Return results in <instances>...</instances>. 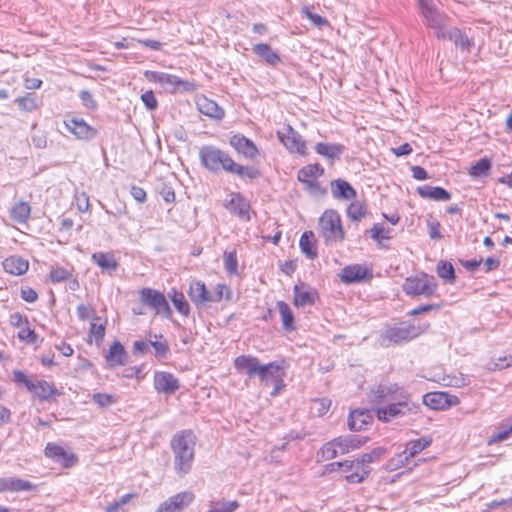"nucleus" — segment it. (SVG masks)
Listing matches in <instances>:
<instances>
[{
    "mask_svg": "<svg viewBox=\"0 0 512 512\" xmlns=\"http://www.w3.org/2000/svg\"><path fill=\"white\" fill-rule=\"evenodd\" d=\"M261 364L256 357L241 355L234 361V366L239 372H245L249 378L258 376L261 370Z\"/></svg>",
    "mask_w": 512,
    "mask_h": 512,
    "instance_id": "a211bd4d",
    "label": "nucleus"
},
{
    "mask_svg": "<svg viewBox=\"0 0 512 512\" xmlns=\"http://www.w3.org/2000/svg\"><path fill=\"white\" fill-rule=\"evenodd\" d=\"M431 444V439L427 438H419L417 440H413L407 444L406 450L401 452L395 461L396 467H403L409 463V460L419 454L422 450L428 447Z\"/></svg>",
    "mask_w": 512,
    "mask_h": 512,
    "instance_id": "4468645a",
    "label": "nucleus"
},
{
    "mask_svg": "<svg viewBox=\"0 0 512 512\" xmlns=\"http://www.w3.org/2000/svg\"><path fill=\"white\" fill-rule=\"evenodd\" d=\"M302 253L309 259H315L318 256L316 240L312 231H305L299 241Z\"/></svg>",
    "mask_w": 512,
    "mask_h": 512,
    "instance_id": "7c9ffc66",
    "label": "nucleus"
},
{
    "mask_svg": "<svg viewBox=\"0 0 512 512\" xmlns=\"http://www.w3.org/2000/svg\"><path fill=\"white\" fill-rule=\"evenodd\" d=\"M491 169V161L488 158H482L469 169V175L474 178L485 177Z\"/></svg>",
    "mask_w": 512,
    "mask_h": 512,
    "instance_id": "79ce46f5",
    "label": "nucleus"
},
{
    "mask_svg": "<svg viewBox=\"0 0 512 512\" xmlns=\"http://www.w3.org/2000/svg\"><path fill=\"white\" fill-rule=\"evenodd\" d=\"M319 227L326 242L341 241L344 238L340 215L335 210H327L322 214Z\"/></svg>",
    "mask_w": 512,
    "mask_h": 512,
    "instance_id": "423d86ee",
    "label": "nucleus"
},
{
    "mask_svg": "<svg viewBox=\"0 0 512 512\" xmlns=\"http://www.w3.org/2000/svg\"><path fill=\"white\" fill-rule=\"evenodd\" d=\"M303 13L308 19L312 21L316 26H322L327 23V20L318 14L312 13L307 7L303 8Z\"/></svg>",
    "mask_w": 512,
    "mask_h": 512,
    "instance_id": "e2e57ef3",
    "label": "nucleus"
},
{
    "mask_svg": "<svg viewBox=\"0 0 512 512\" xmlns=\"http://www.w3.org/2000/svg\"><path fill=\"white\" fill-rule=\"evenodd\" d=\"M447 393L431 392L423 396V404L434 410L447 409Z\"/></svg>",
    "mask_w": 512,
    "mask_h": 512,
    "instance_id": "473e14b6",
    "label": "nucleus"
},
{
    "mask_svg": "<svg viewBox=\"0 0 512 512\" xmlns=\"http://www.w3.org/2000/svg\"><path fill=\"white\" fill-rule=\"evenodd\" d=\"M331 193L335 199L341 200H351L356 197L355 189L343 179L331 182Z\"/></svg>",
    "mask_w": 512,
    "mask_h": 512,
    "instance_id": "a878e982",
    "label": "nucleus"
},
{
    "mask_svg": "<svg viewBox=\"0 0 512 512\" xmlns=\"http://www.w3.org/2000/svg\"><path fill=\"white\" fill-rule=\"evenodd\" d=\"M252 51L271 66H276L278 63L281 62L279 54L276 51H274L268 44H255L252 48Z\"/></svg>",
    "mask_w": 512,
    "mask_h": 512,
    "instance_id": "c756f323",
    "label": "nucleus"
},
{
    "mask_svg": "<svg viewBox=\"0 0 512 512\" xmlns=\"http://www.w3.org/2000/svg\"><path fill=\"white\" fill-rule=\"evenodd\" d=\"M370 473V469L367 467L362 468V474L352 473L346 477L347 481L350 483H361Z\"/></svg>",
    "mask_w": 512,
    "mask_h": 512,
    "instance_id": "0e129e2a",
    "label": "nucleus"
},
{
    "mask_svg": "<svg viewBox=\"0 0 512 512\" xmlns=\"http://www.w3.org/2000/svg\"><path fill=\"white\" fill-rule=\"evenodd\" d=\"M64 124L69 132L81 140H91L97 133L96 129L88 125L83 118L73 116L67 118Z\"/></svg>",
    "mask_w": 512,
    "mask_h": 512,
    "instance_id": "ddd939ff",
    "label": "nucleus"
},
{
    "mask_svg": "<svg viewBox=\"0 0 512 512\" xmlns=\"http://www.w3.org/2000/svg\"><path fill=\"white\" fill-rule=\"evenodd\" d=\"M418 5L424 24L435 31L438 39L444 36L448 16L437 8L433 0H418Z\"/></svg>",
    "mask_w": 512,
    "mask_h": 512,
    "instance_id": "f03ea898",
    "label": "nucleus"
},
{
    "mask_svg": "<svg viewBox=\"0 0 512 512\" xmlns=\"http://www.w3.org/2000/svg\"><path fill=\"white\" fill-rule=\"evenodd\" d=\"M155 340H149V346H152L155 350V354L158 357L164 358L169 353V346L166 340L163 339L162 335H155Z\"/></svg>",
    "mask_w": 512,
    "mask_h": 512,
    "instance_id": "37998d69",
    "label": "nucleus"
},
{
    "mask_svg": "<svg viewBox=\"0 0 512 512\" xmlns=\"http://www.w3.org/2000/svg\"><path fill=\"white\" fill-rule=\"evenodd\" d=\"M8 486L9 491H29L35 487V485L29 481L13 477L8 478Z\"/></svg>",
    "mask_w": 512,
    "mask_h": 512,
    "instance_id": "8fccbe9b",
    "label": "nucleus"
},
{
    "mask_svg": "<svg viewBox=\"0 0 512 512\" xmlns=\"http://www.w3.org/2000/svg\"><path fill=\"white\" fill-rule=\"evenodd\" d=\"M368 274H369V271L367 268H365L359 264H355V265H349V266H346L345 268H343L341 271L340 277L344 283L350 284V283L362 281L363 279H365L367 277Z\"/></svg>",
    "mask_w": 512,
    "mask_h": 512,
    "instance_id": "393cba45",
    "label": "nucleus"
},
{
    "mask_svg": "<svg viewBox=\"0 0 512 512\" xmlns=\"http://www.w3.org/2000/svg\"><path fill=\"white\" fill-rule=\"evenodd\" d=\"M436 288L437 284L435 278L427 274L409 277L403 284L404 292L413 297L423 296L428 298L435 293Z\"/></svg>",
    "mask_w": 512,
    "mask_h": 512,
    "instance_id": "0eeeda50",
    "label": "nucleus"
},
{
    "mask_svg": "<svg viewBox=\"0 0 512 512\" xmlns=\"http://www.w3.org/2000/svg\"><path fill=\"white\" fill-rule=\"evenodd\" d=\"M202 165L209 171L217 173L221 170L228 172L233 163L230 155L214 146H203L199 152Z\"/></svg>",
    "mask_w": 512,
    "mask_h": 512,
    "instance_id": "7ed1b4c3",
    "label": "nucleus"
},
{
    "mask_svg": "<svg viewBox=\"0 0 512 512\" xmlns=\"http://www.w3.org/2000/svg\"><path fill=\"white\" fill-rule=\"evenodd\" d=\"M438 276L449 281L450 283L455 280V271L451 263L440 262L437 266Z\"/></svg>",
    "mask_w": 512,
    "mask_h": 512,
    "instance_id": "603ef678",
    "label": "nucleus"
},
{
    "mask_svg": "<svg viewBox=\"0 0 512 512\" xmlns=\"http://www.w3.org/2000/svg\"><path fill=\"white\" fill-rule=\"evenodd\" d=\"M225 207L232 213L244 220H249L250 204L239 193L233 194L231 199L225 204Z\"/></svg>",
    "mask_w": 512,
    "mask_h": 512,
    "instance_id": "5701e85b",
    "label": "nucleus"
},
{
    "mask_svg": "<svg viewBox=\"0 0 512 512\" xmlns=\"http://www.w3.org/2000/svg\"><path fill=\"white\" fill-rule=\"evenodd\" d=\"M371 238L381 243L383 240H388L391 238V229L385 228L382 224H374V226L370 230Z\"/></svg>",
    "mask_w": 512,
    "mask_h": 512,
    "instance_id": "a18cd8bd",
    "label": "nucleus"
},
{
    "mask_svg": "<svg viewBox=\"0 0 512 512\" xmlns=\"http://www.w3.org/2000/svg\"><path fill=\"white\" fill-rule=\"evenodd\" d=\"M21 298L26 302L33 303L37 300L38 294L36 291L30 287H22L21 288Z\"/></svg>",
    "mask_w": 512,
    "mask_h": 512,
    "instance_id": "680f3d73",
    "label": "nucleus"
},
{
    "mask_svg": "<svg viewBox=\"0 0 512 512\" xmlns=\"http://www.w3.org/2000/svg\"><path fill=\"white\" fill-rule=\"evenodd\" d=\"M126 351L120 342H114L109 349L106 360L110 366L124 365L126 362Z\"/></svg>",
    "mask_w": 512,
    "mask_h": 512,
    "instance_id": "c9c22d12",
    "label": "nucleus"
},
{
    "mask_svg": "<svg viewBox=\"0 0 512 512\" xmlns=\"http://www.w3.org/2000/svg\"><path fill=\"white\" fill-rule=\"evenodd\" d=\"M324 460H331L338 456L339 448L336 439L326 443L319 452Z\"/></svg>",
    "mask_w": 512,
    "mask_h": 512,
    "instance_id": "6e6d98bb",
    "label": "nucleus"
},
{
    "mask_svg": "<svg viewBox=\"0 0 512 512\" xmlns=\"http://www.w3.org/2000/svg\"><path fill=\"white\" fill-rule=\"evenodd\" d=\"M418 194L425 199L435 201H448L451 199V194L444 188L439 186L424 185L417 188Z\"/></svg>",
    "mask_w": 512,
    "mask_h": 512,
    "instance_id": "cd10ccee",
    "label": "nucleus"
},
{
    "mask_svg": "<svg viewBox=\"0 0 512 512\" xmlns=\"http://www.w3.org/2000/svg\"><path fill=\"white\" fill-rule=\"evenodd\" d=\"M419 410V404L412 402L409 399H405L393 402L388 406L377 408L376 414L380 421L389 422L392 419L405 415L417 414Z\"/></svg>",
    "mask_w": 512,
    "mask_h": 512,
    "instance_id": "39448f33",
    "label": "nucleus"
},
{
    "mask_svg": "<svg viewBox=\"0 0 512 512\" xmlns=\"http://www.w3.org/2000/svg\"><path fill=\"white\" fill-rule=\"evenodd\" d=\"M429 229V236L432 239H441L442 235L440 233V223L438 221H429L427 223Z\"/></svg>",
    "mask_w": 512,
    "mask_h": 512,
    "instance_id": "69168bd1",
    "label": "nucleus"
},
{
    "mask_svg": "<svg viewBox=\"0 0 512 512\" xmlns=\"http://www.w3.org/2000/svg\"><path fill=\"white\" fill-rule=\"evenodd\" d=\"M18 107L26 112H32L37 108L35 97L31 93H27L25 96L16 99Z\"/></svg>",
    "mask_w": 512,
    "mask_h": 512,
    "instance_id": "864d4df0",
    "label": "nucleus"
},
{
    "mask_svg": "<svg viewBox=\"0 0 512 512\" xmlns=\"http://www.w3.org/2000/svg\"><path fill=\"white\" fill-rule=\"evenodd\" d=\"M228 173L237 175L238 177L242 179H255L259 177L260 172L252 167V166H243L238 163H236L233 160V163L231 165V168H229Z\"/></svg>",
    "mask_w": 512,
    "mask_h": 512,
    "instance_id": "4c0bfd02",
    "label": "nucleus"
},
{
    "mask_svg": "<svg viewBox=\"0 0 512 512\" xmlns=\"http://www.w3.org/2000/svg\"><path fill=\"white\" fill-rule=\"evenodd\" d=\"M92 400L95 404H97L100 408H106L112 405L115 402V399L110 394L105 393H95L92 396Z\"/></svg>",
    "mask_w": 512,
    "mask_h": 512,
    "instance_id": "13d9d810",
    "label": "nucleus"
},
{
    "mask_svg": "<svg viewBox=\"0 0 512 512\" xmlns=\"http://www.w3.org/2000/svg\"><path fill=\"white\" fill-rule=\"evenodd\" d=\"M193 500L194 494L189 491H184L162 502L155 512H182Z\"/></svg>",
    "mask_w": 512,
    "mask_h": 512,
    "instance_id": "9b49d317",
    "label": "nucleus"
},
{
    "mask_svg": "<svg viewBox=\"0 0 512 512\" xmlns=\"http://www.w3.org/2000/svg\"><path fill=\"white\" fill-rule=\"evenodd\" d=\"M91 260L101 271L111 274L118 269V262L112 253L96 252L91 256Z\"/></svg>",
    "mask_w": 512,
    "mask_h": 512,
    "instance_id": "b1692460",
    "label": "nucleus"
},
{
    "mask_svg": "<svg viewBox=\"0 0 512 512\" xmlns=\"http://www.w3.org/2000/svg\"><path fill=\"white\" fill-rule=\"evenodd\" d=\"M3 267L10 274L21 275L28 270V262L19 256H11L4 260Z\"/></svg>",
    "mask_w": 512,
    "mask_h": 512,
    "instance_id": "72a5a7b5",
    "label": "nucleus"
},
{
    "mask_svg": "<svg viewBox=\"0 0 512 512\" xmlns=\"http://www.w3.org/2000/svg\"><path fill=\"white\" fill-rule=\"evenodd\" d=\"M140 301L164 317H169L171 309L163 293L152 288H142L140 290Z\"/></svg>",
    "mask_w": 512,
    "mask_h": 512,
    "instance_id": "1a4fd4ad",
    "label": "nucleus"
},
{
    "mask_svg": "<svg viewBox=\"0 0 512 512\" xmlns=\"http://www.w3.org/2000/svg\"><path fill=\"white\" fill-rule=\"evenodd\" d=\"M172 303L179 313H181L184 316L189 315L190 306L182 293L175 292L174 296L172 297Z\"/></svg>",
    "mask_w": 512,
    "mask_h": 512,
    "instance_id": "3c124183",
    "label": "nucleus"
},
{
    "mask_svg": "<svg viewBox=\"0 0 512 512\" xmlns=\"http://www.w3.org/2000/svg\"><path fill=\"white\" fill-rule=\"evenodd\" d=\"M306 185V189L315 196H323L326 193V189L322 188L317 181L310 182Z\"/></svg>",
    "mask_w": 512,
    "mask_h": 512,
    "instance_id": "338daca9",
    "label": "nucleus"
},
{
    "mask_svg": "<svg viewBox=\"0 0 512 512\" xmlns=\"http://www.w3.org/2000/svg\"><path fill=\"white\" fill-rule=\"evenodd\" d=\"M277 307L281 316L282 326L284 330L291 331L294 329V315L289 305L284 301H278Z\"/></svg>",
    "mask_w": 512,
    "mask_h": 512,
    "instance_id": "58836bf2",
    "label": "nucleus"
},
{
    "mask_svg": "<svg viewBox=\"0 0 512 512\" xmlns=\"http://www.w3.org/2000/svg\"><path fill=\"white\" fill-rule=\"evenodd\" d=\"M366 442L365 438H361L356 435H348L344 437L336 438V444L339 448V453L341 455L346 454L352 450H355L362 446Z\"/></svg>",
    "mask_w": 512,
    "mask_h": 512,
    "instance_id": "2f4dec72",
    "label": "nucleus"
},
{
    "mask_svg": "<svg viewBox=\"0 0 512 512\" xmlns=\"http://www.w3.org/2000/svg\"><path fill=\"white\" fill-rule=\"evenodd\" d=\"M71 277L72 274L62 267L53 268L50 272V280L53 283H60L65 280H69Z\"/></svg>",
    "mask_w": 512,
    "mask_h": 512,
    "instance_id": "4d7b16f0",
    "label": "nucleus"
},
{
    "mask_svg": "<svg viewBox=\"0 0 512 512\" xmlns=\"http://www.w3.org/2000/svg\"><path fill=\"white\" fill-rule=\"evenodd\" d=\"M45 455L61 463L64 467H71L77 462V457L73 453L67 452L63 447L54 443L47 444Z\"/></svg>",
    "mask_w": 512,
    "mask_h": 512,
    "instance_id": "f3484780",
    "label": "nucleus"
},
{
    "mask_svg": "<svg viewBox=\"0 0 512 512\" xmlns=\"http://www.w3.org/2000/svg\"><path fill=\"white\" fill-rule=\"evenodd\" d=\"M283 361L270 362L261 366L259 379L265 386L273 385L272 396H276L284 387Z\"/></svg>",
    "mask_w": 512,
    "mask_h": 512,
    "instance_id": "6e6552de",
    "label": "nucleus"
},
{
    "mask_svg": "<svg viewBox=\"0 0 512 512\" xmlns=\"http://www.w3.org/2000/svg\"><path fill=\"white\" fill-rule=\"evenodd\" d=\"M13 377L17 384L24 385L29 392L41 400H48L53 395H59L52 383L45 380H32L20 370H14Z\"/></svg>",
    "mask_w": 512,
    "mask_h": 512,
    "instance_id": "20e7f679",
    "label": "nucleus"
},
{
    "mask_svg": "<svg viewBox=\"0 0 512 512\" xmlns=\"http://www.w3.org/2000/svg\"><path fill=\"white\" fill-rule=\"evenodd\" d=\"M239 507L237 501H217L212 503L207 512H234Z\"/></svg>",
    "mask_w": 512,
    "mask_h": 512,
    "instance_id": "de8ad7c7",
    "label": "nucleus"
},
{
    "mask_svg": "<svg viewBox=\"0 0 512 512\" xmlns=\"http://www.w3.org/2000/svg\"><path fill=\"white\" fill-rule=\"evenodd\" d=\"M440 39H447L449 41H452L457 47H460L462 50H469L473 45L472 40H470L466 35H464L461 32L460 29L456 27H448L444 31V36H441Z\"/></svg>",
    "mask_w": 512,
    "mask_h": 512,
    "instance_id": "c85d7f7f",
    "label": "nucleus"
},
{
    "mask_svg": "<svg viewBox=\"0 0 512 512\" xmlns=\"http://www.w3.org/2000/svg\"><path fill=\"white\" fill-rule=\"evenodd\" d=\"M149 80L159 82L162 85L170 86L176 89L177 84L180 83V78L176 75L164 73V72H147Z\"/></svg>",
    "mask_w": 512,
    "mask_h": 512,
    "instance_id": "ea45409f",
    "label": "nucleus"
},
{
    "mask_svg": "<svg viewBox=\"0 0 512 512\" xmlns=\"http://www.w3.org/2000/svg\"><path fill=\"white\" fill-rule=\"evenodd\" d=\"M188 296L196 307L201 308L211 302V291L206 288L204 282L192 280L189 284Z\"/></svg>",
    "mask_w": 512,
    "mask_h": 512,
    "instance_id": "2eb2a0df",
    "label": "nucleus"
},
{
    "mask_svg": "<svg viewBox=\"0 0 512 512\" xmlns=\"http://www.w3.org/2000/svg\"><path fill=\"white\" fill-rule=\"evenodd\" d=\"M232 296V291L228 286L222 283H218L215 286L213 292H211V302L217 303L220 302L223 298L230 300Z\"/></svg>",
    "mask_w": 512,
    "mask_h": 512,
    "instance_id": "c03bdc74",
    "label": "nucleus"
},
{
    "mask_svg": "<svg viewBox=\"0 0 512 512\" xmlns=\"http://www.w3.org/2000/svg\"><path fill=\"white\" fill-rule=\"evenodd\" d=\"M196 105L199 112L211 119L221 120L225 116L224 109L220 107L215 101L208 99L205 96L198 97Z\"/></svg>",
    "mask_w": 512,
    "mask_h": 512,
    "instance_id": "6ab92c4d",
    "label": "nucleus"
},
{
    "mask_svg": "<svg viewBox=\"0 0 512 512\" xmlns=\"http://www.w3.org/2000/svg\"><path fill=\"white\" fill-rule=\"evenodd\" d=\"M383 453V448H375L371 452L365 453L360 458L356 459V465L361 464L363 467H366V464L379 460Z\"/></svg>",
    "mask_w": 512,
    "mask_h": 512,
    "instance_id": "09e8293b",
    "label": "nucleus"
},
{
    "mask_svg": "<svg viewBox=\"0 0 512 512\" xmlns=\"http://www.w3.org/2000/svg\"><path fill=\"white\" fill-rule=\"evenodd\" d=\"M141 100L149 110H153L157 107V100L152 91H146L141 95Z\"/></svg>",
    "mask_w": 512,
    "mask_h": 512,
    "instance_id": "052dcab7",
    "label": "nucleus"
},
{
    "mask_svg": "<svg viewBox=\"0 0 512 512\" xmlns=\"http://www.w3.org/2000/svg\"><path fill=\"white\" fill-rule=\"evenodd\" d=\"M347 214L352 220L358 221L365 216L366 206L358 201L353 202L348 207Z\"/></svg>",
    "mask_w": 512,
    "mask_h": 512,
    "instance_id": "5fc2aeb1",
    "label": "nucleus"
},
{
    "mask_svg": "<svg viewBox=\"0 0 512 512\" xmlns=\"http://www.w3.org/2000/svg\"><path fill=\"white\" fill-rule=\"evenodd\" d=\"M415 337V328L412 325L401 324L387 327L381 334V345L389 346L406 342Z\"/></svg>",
    "mask_w": 512,
    "mask_h": 512,
    "instance_id": "9d476101",
    "label": "nucleus"
},
{
    "mask_svg": "<svg viewBox=\"0 0 512 512\" xmlns=\"http://www.w3.org/2000/svg\"><path fill=\"white\" fill-rule=\"evenodd\" d=\"M512 435V423L507 427H502L497 434L493 436L495 441H504Z\"/></svg>",
    "mask_w": 512,
    "mask_h": 512,
    "instance_id": "774afa93",
    "label": "nucleus"
},
{
    "mask_svg": "<svg viewBox=\"0 0 512 512\" xmlns=\"http://www.w3.org/2000/svg\"><path fill=\"white\" fill-rule=\"evenodd\" d=\"M280 142L291 152L305 154L306 144L301 135L291 126H287L283 131L278 132Z\"/></svg>",
    "mask_w": 512,
    "mask_h": 512,
    "instance_id": "f8f14e48",
    "label": "nucleus"
},
{
    "mask_svg": "<svg viewBox=\"0 0 512 512\" xmlns=\"http://www.w3.org/2000/svg\"><path fill=\"white\" fill-rule=\"evenodd\" d=\"M31 207L27 202L19 201L11 209V218L17 223H24L28 220Z\"/></svg>",
    "mask_w": 512,
    "mask_h": 512,
    "instance_id": "a19ab883",
    "label": "nucleus"
},
{
    "mask_svg": "<svg viewBox=\"0 0 512 512\" xmlns=\"http://www.w3.org/2000/svg\"><path fill=\"white\" fill-rule=\"evenodd\" d=\"M79 97L82 101V104L89 109H95L97 107V103L94 100L92 94L87 90H82L79 93Z\"/></svg>",
    "mask_w": 512,
    "mask_h": 512,
    "instance_id": "bf43d9fd",
    "label": "nucleus"
},
{
    "mask_svg": "<svg viewBox=\"0 0 512 512\" xmlns=\"http://www.w3.org/2000/svg\"><path fill=\"white\" fill-rule=\"evenodd\" d=\"M229 144L242 156L253 160L258 155V148L252 140L242 134H234L229 139Z\"/></svg>",
    "mask_w": 512,
    "mask_h": 512,
    "instance_id": "dca6fc26",
    "label": "nucleus"
},
{
    "mask_svg": "<svg viewBox=\"0 0 512 512\" xmlns=\"http://www.w3.org/2000/svg\"><path fill=\"white\" fill-rule=\"evenodd\" d=\"M372 412L367 409L351 411L348 418V427L352 431H360L372 420Z\"/></svg>",
    "mask_w": 512,
    "mask_h": 512,
    "instance_id": "bb28decb",
    "label": "nucleus"
},
{
    "mask_svg": "<svg viewBox=\"0 0 512 512\" xmlns=\"http://www.w3.org/2000/svg\"><path fill=\"white\" fill-rule=\"evenodd\" d=\"M317 295V291L305 283L294 286V304L296 306L304 307L314 304Z\"/></svg>",
    "mask_w": 512,
    "mask_h": 512,
    "instance_id": "412c9836",
    "label": "nucleus"
},
{
    "mask_svg": "<svg viewBox=\"0 0 512 512\" xmlns=\"http://www.w3.org/2000/svg\"><path fill=\"white\" fill-rule=\"evenodd\" d=\"M398 387L395 384L386 385L379 384L376 389L371 390L369 399L372 404L379 405L389 400H396L394 394L397 392Z\"/></svg>",
    "mask_w": 512,
    "mask_h": 512,
    "instance_id": "4be33fe9",
    "label": "nucleus"
},
{
    "mask_svg": "<svg viewBox=\"0 0 512 512\" xmlns=\"http://www.w3.org/2000/svg\"><path fill=\"white\" fill-rule=\"evenodd\" d=\"M315 150L318 154L333 161L335 159L340 158L341 154L343 153L344 147L339 144L318 143L315 147Z\"/></svg>",
    "mask_w": 512,
    "mask_h": 512,
    "instance_id": "e433bc0d",
    "label": "nucleus"
},
{
    "mask_svg": "<svg viewBox=\"0 0 512 512\" xmlns=\"http://www.w3.org/2000/svg\"><path fill=\"white\" fill-rule=\"evenodd\" d=\"M171 448L174 454V468L179 476L190 472L195 454V436L191 431H181L173 436Z\"/></svg>",
    "mask_w": 512,
    "mask_h": 512,
    "instance_id": "f257e3e1",
    "label": "nucleus"
},
{
    "mask_svg": "<svg viewBox=\"0 0 512 512\" xmlns=\"http://www.w3.org/2000/svg\"><path fill=\"white\" fill-rule=\"evenodd\" d=\"M154 386L158 392L172 394L179 388V381L171 373L157 372L154 376Z\"/></svg>",
    "mask_w": 512,
    "mask_h": 512,
    "instance_id": "aec40b11",
    "label": "nucleus"
},
{
    "mask_svg": "<svg viewBox=\"0 0 512 512\" xmlns=\"http://www.w3.org/2000/svg\"><path fill=\"white\" fill-rule=\"evenodd\" d=\"M324 173L323 167L319 164L304 166L298 171V180L304 184L317 181V178Z\"/></svg>",
    "mask_w": 512,
    "mask_h": 512,
    "instance_id": "f704fd0d",
    "label": "nucleus"
},
{
    "mask_svg": "<svg viewBox=\"0 0 512 512\" xmlns=\"http://www.w3.org/2000/svg\"><path fill=\"white\" fill-rule=\"evenodd\" d=\"M224 266L228 274L234 275L238 273V261L235 250L224 253Z\"/></svg>",
    "mask_w": 512,
    "mask_h": 512,
    "instance_id": "49530a36",
    "label": "nucleus"
}]
</instances>
